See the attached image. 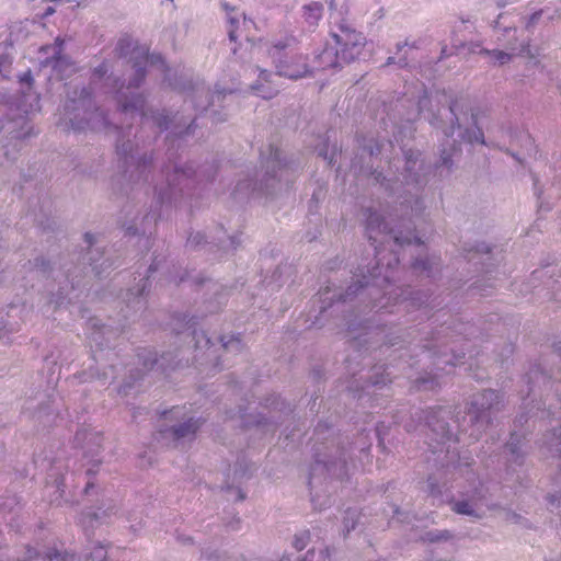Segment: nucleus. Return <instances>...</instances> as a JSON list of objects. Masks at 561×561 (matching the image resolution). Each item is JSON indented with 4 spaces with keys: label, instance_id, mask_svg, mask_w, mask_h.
<instances>
[{
    "label": "nucleus",
    "instance_id": "1",
    "mask_svg": "<svg viewBox=\"0 0 561 561\" xmlns=\"http://www.w3.org/2000/svg\"><path fill=\"white\" fill-rule=\"evenodd\" d=\"M331 42L319 55L323 69L351 64L358 58L366 45V37L346 20L341 19L331 27Z\"/></svg>",
    "mask_w": 561,
    "mask_h": 561
},
{
    "label": "nucleus",
    "instance_id": "2",
    "mask_svg": "<svg viewBox=\"0 0 561 561\" xmlns=\"http://www.w3.org/2000/svg\"><path fill=\"white\" fill-rule=\"evenodd\" d=\"M119 56H130L134 68L136 69L135 88H138L146 78V66H160L164 68L165 64L160 55H150L148 48L134 43L130 36H123L116 47Z\"/></svg>",
    "mask_w": 561,
    "mask_h": 561
},
{
    "label": "nucleus",
    "instance_id": "3",
    "mask_svg": "<svg viewBox=\"0 0 561 561\" xmlns=\"http://www.w3.org/2000/svg\"><path fill=\"white\" fill-rule=\"evenodd\" d=\"M308 66L305 58L300 55L293 56L288 61L280 59L276 65V76L289 79H298L307 76Z\"/></svg>",
    "mask_w": 561,
    "mask_h": 561
},
{
    "label": "nucleus",
    "instance_id": "4",
    "mask_svg": "<svg viewBox=\"0 0 561 561\" xmlns=\"http://www.w3.org/2000/svg\"><path fill=\"white\" fill-rule=\"evenodd\" d=\"M485 53L491 55L494 64L505 65V64L510 62L512 56H514V55L529 54V46L523 45L519 49L512 46L511 53H504V51H499V50H493L492 53L486 50Z\"/></svg>",
    "mask_w": 561,
    "mask_h": 561
},
{
    "label": "nucleus",
    "instance_id": "5",
    "mask_svg": "<svg viewBox=\"0 0 561 561\" xmlns=\"http://www.w3.org/2000/svg\"><path fill=\"white\" fill-rule=\"evenodd\" d=\"M199 427V423L196 420H193L192 417L184 422V424H181L179 426H174L172 428L173 437L176 439L185 438L188 436L195 435L197 428Z\"/></svg>",
    "mask_w": 561,
    "mask_h": 561
},
{
    "label": "nucleus",
    "instance_id": "6",
    "mask_svg": "<svg viewBox=\"0 0 561 561\" xmlns=\"http://www.w3.org/2000/svg\"><path fill=\"white\" fill-rule=\"evenodd\" d=\"M381 227H383V232H386L387 226L383 224L382 217H380L377 213L368 211L366 228H367V232H368V238L370 240H376V237L373 236V232L376 230L381 232L382 231Z\"/></svg>",
    "mask_w": 561,
    "mask_h": 561
},
{
    "label": "nucleus",
    "instance_id": "7",
    "mask_svg": "<svg viewBox=\"0 0 561 561\" xmlns=\"http://www.w3.org/2000/svg\"><path fill=\"white\" fill-rule=\"evenodd\" d=\"M323 4L321 2H311L305 7V18L308 23L317 24L321 19Z\"/></svg>",
    "mask_w": 561,
    "mask_h": 561
},
{
    "label": "nucleus",
    "instance_id": "8",
    "mask_svg": "<svg viewBox=\"0 0 561 561\" xmlns=\"http://www.w3.org/2000/svg\"><path fill=\"white\" fill-rule=\"evenodd\" d=\"M225 9L228 13V36L231 42H236L239 39L240 34H238V27L240 24V19L234 18V15L231 14L233 9H229L228 4L225 3Z\"/></svg>",
    "mask_w": 561,
    "mask_h": 561
},
{
    "label": "nucleus",
    "instance_id": "9",
    "mask_svg": "<svg viewBox=\"0 0 561 561\" xmlns=\"http://www.w3.org/2000/svg\"><path fill=\"white\" fill-rule=\"evenodd\" d=\"M145 104V100L141 94H136L130 102H124L122 104L123 112H128L130 110H142Z\"/></svg>",
    "mask_w": 561,
    "mask_h": 561
},
{
    "label": "nucleus",
    "instance_id": "10",
    "mask_svg": "<svg viewBox=\"0 0 561 561\" xmlns=\"http://www.w3.org/2000/svg\"><path fill=\"white\" fill-rule=\"evenodd\" d=\"M310 540V533L305 530L295 537L294 547L296 550L301 551L307 548Z\"/></svg>",
    "mask_w": 561,
    "mask_h": 561
},
{
    "label": "nucleus",
    "instance_id": "11",
    "mask_svg": "<svg viewBox=\"0 0 561 561\" xmlns=\"http://www.w3.org/2000/svg\"><path fill=\"white\" fill-rule=\"evenodd\" d=\"M106 557V550L104 547L100 546L94 549L93 552L90 553L89 559L92 561H104Z\"/></svg>",
    "mask_w": 561,
    "mask_h": 561
},
{
    "label": "nucleus",
    "instance_id": "12",
    "mask_svg": "<svg viewBox=\"0 0 561 561\" xmlns=\"http://www.w3.org/2000/svg\"><path fill=\"white\" fill-rule=\"evenodd\" d=\"M49 561H73V554L61 553L58 551H54L48 554Z\"/></svg>",
    "mask_w": 561,
    "mask_h": 561
},
{
    "label": "nucleus",
    "instance_id": "13",
    "mask_svg": "<svg viewBox=\"0 0 561 561\" xmlns=\"http://www.w3.org/2000/svg\"><path fill=\"white\" fill-rule=\"evenodd\" d=\"M454 510L457 514L470 515V504L468 502H458L454 505Z\"/></svg>",
    "mask_w": 561,
    "mask_h": 561
},
{
    "label": "nucleus",
    "instance_id": "14",
    "mask_svg": "<svg viewBox=\"0 0 561 561\" xmlns=\"http://www.w3.org/2000/svg\"><path fill=\"white\" fill-rule=\"evenodd\" d=\"M294 37H286L284 42H278L274 45V48L276 51H280V49H284L288 46H290L291 43H294Z\"/></svg>",
    "mask_w": 561,
    "mask_h": 561
},
{
    "label": "nucleus",
    "instance_id": "15",
    "mask_svg": "<svg viewBox=\"0 0 561 561\" xmlns=\"http://www.w3.org/2000/svg\"><path fill=\"white\" fill-rule=\"evenodd\" d=\"M449 537H450V533L449 531H443V533H439L436 536L427 535V540L428 541L446 540V539H449Z\"/></svg>",
    "mask_w": 561,
    "mask_h": 561
},
{
    "label": "nucleus",
    "instance_id": "16",
    "mask_svg": "<svg viewBox=\"0 0 561 561\" xmlns=\"http://www.w3.org/2000/svg\"><path fill=\"white\" fill-rule=\"evenodd\" d=\"M256 90L259 91V94L261 98L267 100V99H272L275 96V94H277V90H274V89H270L267 91H263L261 88H256Z\"/></svg>",
    "mask_w": 561,
    "mask_h": 561
},
{
    "label": "nucleus",
    "instance_id": "17",
    "mask_svg": "<svg viewBox=\"0 0 561 561\" xmlns=\"http://www.w3.org/2000/svg\"><path fill=\"white\" fill-rule=\"evenodd\" d=\"M21 81L32 84L33 78H32L31 70H27L26 73L21 76Z\"/></svg>",
    "mask_w": 561,
    "mask_h": 561
},
{
    "label": "nucleus",
    "instance_id": "18",
    "mask_svg": "<svg viewBox=\"0 0 561 561\" xmlns=\"http://www.w3.org/2000/svg\"><path fill=\"white\" fill-rule=\"evenodd\" d=\"M482 397L493 398V397H496V393L492 390H488L482 393Z\"/></svg>",
    "mask_w": 561,
    "mask_h": 561
},
{
    "label": "nucleus",
    "instance_id": "19",
    "mask_svg": "<svg viewBox=\"0 0 561 561\" xmlns=\"http://www.w3.org/2000/svg\"><path fill=\"white\" fill-rule=\"evenodd\" d=\"M84 239L90 245L93 244V236L91 233H85Z\"/></svg>",
    "mask_w": 561,
    "mask_h": 561
},
{
    "label": "nucleus",
    "instance_id": "20",
    "mask_svg": "<svg viewBox=\"0 0 561 561\" xmlns=\"http://www.w3.org/2000/svg\"><path fill=\"white\" fill-rule=\"evenodd\" d=\"M179 415V410L178 409H172L170 410L169 412H164V415Z\"/></svg>",
    "mask_w": 561,
    "mask_h": 561
},
{
    "label": "nucleus",
    "instance_id": "21",
    "mask_svg": "<svg viewBox=\"0 0 561 561\" xmlns=\"http://www.w3.org/2000/svg\"><path fill=\"white\" fill-rule=\"evenodd\" d=\"M5 62H7V58L0 57V71L2 70V67L4 66Z\"/></svg>",
    "mask_w": 561,
    "mask_h": 561
},
{
    "label": "nucleus",
    "instance_id": "22",
    "mask_svg": "<svg viewBox=\"0 0 561 561\" xmlns=\"http://www.w3.org/2000/svg\"><path fill=\"white\" fill-rule=\"evenodd\" d=\"M54 8H48L45 12L46 15L53 14Z\"/></svg>",
    "mask_w": 561,
    "mask_h": 561
},
{
    "label": "nucleus",
    "instance_id": "23",
    "mask_svg": "<svg viewBox=\"0 0 561 561\" xmlns=\"http://www.w3.org/2000/svg\"><path fill=\"white\" fill-rule=\"evenodd\" d=\"M449 110H450V112L455 113L456 104L455 103L450 104Z\"/></svg>",
    "mask_w": 561,
    "mask_h": 561
},
{
    "label": "nucleus",
    "instance_id": "24",
    "mask_svg": "<svg viewBox=\"0 0 561 561\" xmlns=\"http://www.w3.org/2000/svg\"><path fill=\"white\" fill-rule=\"evenodd\" d=\"M158 125H159L160 127H164V128H167V127H168V125H167V124H163V123H162V122H160V121L158 122Z\"/></svg>",
    "mask_w": 561,
    "mask_h": 561
},
{
    "label": "nucleus",
    "instance_id": "25",
    "mask_svg": "<svg viewBox=\"0 0 561 561\" xmlns=\"http://www.w3.org/2000/svg\"><path fill=\"white\" fill-rule=\"evenodd\" d=\"M508 33L514 36L516 34V30H510Z\"/></svg>",
    "mask_w": 561,
    "mask_h": 561
}]
</instances>
